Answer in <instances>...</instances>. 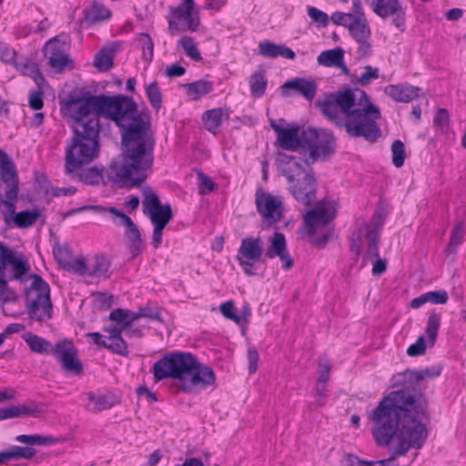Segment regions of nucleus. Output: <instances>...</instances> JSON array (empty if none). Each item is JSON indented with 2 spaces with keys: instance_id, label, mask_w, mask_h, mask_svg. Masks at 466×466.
Instances as JSON below:
<instances>
[{
  "instance_id": "1",
  "label": "nucleus",
  "mask_w": 466,
  "mask_h": 466,
  "mask_svg": "<svg viewBox=\"0 0 466 466\" xmlns=\"http://www.w3.org/2000/svg\"><path fill=\"white\" fill-rule=\"evenodd\" d=\"M64 116L74 120V137L66 148V172L86 184L97 185L103 169L88 165L99 152V116L112 120L121 130L122 161H113L107 170L109 180L119 187H134L146 179L154 161L155 139L150 116L139 112L132 98L125 96H88L69 98L61 105Z\"/></svg>"
},
{
  "instance_id": "2",
  "label": "nucleus",
  "mask_w": 466,
  "mask_h": 466,
  "mask_svg": "<svg viewBox=\"0 0 466 466\" xmlns=\"http://www.w3.org/2000/svg\"><path fill=\"white\" fill-rule=\"evenodd\" d=\"M428 405L426 397L412 388L391 391L379 402L369 415L374 441L388 446L393 440L396 445L388 459L377 461L378 466H390L410 449L424 445L428 430L422 420L428 418Z\"/></svg>"
},
{
  "instance_id": "3",
  "label": "nucleus",
  "mask_w": 466,
  "mask_h": 466,
  "mask_svg": "<svg viewBox=\"0 0 466 466\" xmlns=\"http://www.w3.org/2000/svg\"><path fill=\"white\" fill-rule=\"evenodd\" d=\"M316 106L328 120L344 128L351 137H363L374 143L381 137L377 124L380 111L363 90L347 88L327 95L316 102Z\"/></svg>"
},
{
  "instance_id": "4",
  "label": "nucleus",
  "mask_w": 466,
  "mask_h": 466,
  "mask_svg": "<svg viewBox=\"0 0 466 466\" xmlns=\"http://www.w3.org/2000/svg\"><path fill=\"white\" fill-rule=\"evenodd\" d=\"M157 380L172 378L179 381L183 391L197 393L213 385L216 380L214 370L198 361L188 352H173L165 355L153 366Z\"/></svg>"
},
{
  "instance_id": "5",
  "label": "nucleus",
  "mask_w": 466,
  "mask_h": 466,
  "mask_svg": "<svg viewBox=\"0 0 466 466\" xmlns=\"http://www.w3.org/2000/svg\"><path fill=\"white\" fill-rule=\"evenodd\" d=\"M0 211L5 224L14 223L15 227L25 228L32 226L39 218L38 210H25L15 214V204L18 199L19 177L16 166L12 158L0 149Z\"/></svg>"
},
{
  "instance_id": "6",
  "label": "nucleus",
  "mask_w": 466,
  "mask_h": 466,
  "mask_svg": "<svg viewBox=\"0 0 466 466\" xmlns=\"http://www.w3.org/2000/svg\"><path fill=\"white\" fill-rule=\"evenodd\" d=\"M279 172L288 182V190L293 198L304 206H310L316 199V179L312 169L305 167L294 156L279 153L277 156Z\"/></svg>"
},
{
  "instance_id": "7",
  "label": "nucleus",
  "mask_w": 466,
  "mask_h": 466,
  "mask_svg": "<svg viewBox=\"0 0 466 466\" xmlns=\"http://www.w3.org/2000/svg\"><path fill=\"white\" fill-rule=\"evenodd\" d=\"M302 152H308L304 165L309 166L318 160H324L335 153L336 142L331 132L325 129L308 127L302 129Z\"/></svg>"
},
{
  "instance_id": "8",
  "label": "nucleus",
  "mask_w": 466,
  "mask_h": 466,
  "mask_svg": "<svg viewBox=\"0 0 466 466\" xmlns=\"http://www.w3.org/2000/svg\"><path fill=\"white\" fill-rule=\"evenodd\" d=\"M33 279L25 291V305L30 319L39 322L50 319L52 317V303L50 289L44 279L36 275H29Z\"/></svg>"
},
{
  "instance_id": "9",
  "label": "nucleus",
  "mask_w": 466,
  "mask_h": 466,
  "mask_svg": "<svg viewBox=\"0 0 466 466\" xmlns=\"http://www.w3.org/2000/svg\"><path fill=\"white\" fill-rule=\"evenodd\" d=\"M84 210H94L98 213H104L107 211L111 215V220L115 225L124 226L126 228L124 235L128 241L129 250L132 258L138 256L145 248V243L142 240L141 234L137 226L127 215L114 207L106 208L102 206H83L81 208L67 211L65 216H72Z\"/></svg>"
},
{
  "instance_id": "10",
  "label": "nucleus",
  "mask_w": 466,
  "mask_h": 466,
  "mask_svg": "<svg viewBox=\"0 0 466 466\" xmlns=\"http://www.w3.org/2000/svg\"><path fill=\"white\" fill-rule=\"evenodd\" d=\"M29 273L27 259L0 241V291L7 288L9 280L26 281Z\"/></svg>"
},
{
  "instance_id": "11",
  "label": "nucleus",
  "mask_w": 466,
  "mask_h": 466,
  "mask_svg": "<svg viewBox=\"0 0 466 466\" xmlns=\"http://www.w3.org/2000/svg\"><path fill=\"white\" fill-rule=\"evenodd\" d=\"M264 255V243L259 237H247L241 240L238 249L237 260L242 267L245 274L254 275L253 266L261 260Z\"/></svg>"
},
{
  "instance_id": "12",
  "label": "nucleus",
  "mask_w": 466,
  "mask_h": 466,
  "mask_svg": "<svg viewBox=\"0 0 466 466\" xmlns=\"http://www.w3.org/2000/svg\"><path fill=\"white\" fill-rule=\"evenodd\" d=\"M142 206L144 214L149 218L154 226L166 227L173 218L170 204L161 205L157 195L151 188L144 189Z\"/></svg>"
},
{
  "instance_id": "13",
  "label": "nucleus",
  "mask_w": 466,
  "mask_h": 466,
  "mask_svg": "<svg viewBox=\"0 0 466 466\" xmlns=\"http://www.w3.org/2000/svg\"><path fill=\"white\" fill-rule=\"evenodd\" d=\"M50 354L61 363L63 370L75 374L82 372L83 365L77 358V349L71 340L66 339L58 340L52 347Z\"/></svg>"
},
{
  "instance_id": "14",
  "label": "nucleus",
  "mask_w": 466,
  "mask_h": 466,
  "mask_svg": "<svg viewBox=\"0 0 466 466\" xmlns=\"http://www.w3.org/2000/svg\"><path fill=\"white\" fill-rule=\"evenodd\" d=\"M258 212L269 223L279 222L282 218L283 202L281 197L273 196L258 189L256 192Z\"/></svg>"
},
{
  "instance_id": "15",
  "label": "nucleus",
  "mask_w": 466,
  "mask_h": 466,
  "mask_svg": "<svg viewBox=\"0 0 466 466\" xmlns=\"http://www.w3.org/2000/svg\"><path fill=\"white\" fill-rule=\"evenodd\" d=\"M270 127L277 135V145L288 151H297L302 148V130L296 125H289L287 127L274 120H270Z\"/></svg>"
},
{
  "instance_id": "16",
  "label": "nucleus",
  "mask_w": 466,
  "mask_h": 466,
  "mask_svg": "<svg viewBox=\"0 0 466 466\" xmlns=\"http://www.w3.org/2000/svg\"><path fill=\"white\" fill-rule=\"evenodd\" d=\"M104 330L108 333L107 338H105L98 332L87 333L86 337L90 338L93 343L97 346L108 349L120 356H127V344L122 337H119V331L116 329H108L107 328H105Z\"/></svg>"
},
{
  "instance_id": "17",
  "label": "nucleus",
  "mask_w": 466,
  "mask_h": 466,
  "mask_svg": "<svg viewBox=\"0 0 466 466\" xmlns=\"http://www.w3.org/2000/svg\"><path fill=\"white\" fill-rule=\"evenodd\" d=\"M83 267L76 274L79 276H87L96 279H107L109 277V268L111 262L109 258L103 254H96L87 260L82 257Z\"/></svg>"
},
{
  "instance_id": "18",
  "label": "nucleus",
  "mask_w": 466,
  "mask_h": 466,
  "mask_svg": "<svg viewBox=\"0 0 466 466\" xmlns=\"http://www.w3.org/2000/svg\"><path fill=\"white\" fill-rule=\"evenodd\" d=\"M333 218L323 202L306 212L303 218L304 227L309 236L315 235L319 226H326Z\"/></svg>"
},
{
  "instance_id": "19",
  "label": "nucleus",
  "mask_w": 466,
  "mask_h": 466,
  "mask_svg": "<svg viewBox=\"0 0 466 466\" xmlns=\"http://www.w3.org/2000/svg\"><path fill=\"white\" fill-rule=\"evenodd\" d=\"M264 255L268 258L279 257L282 262V268L286 270L293 266V259L287 250L285 236L280 232H275L270 238V244L264 250Z\"/></svg>"
},
{
  "instance_id": "20",
  "label": "nucleus",
  "mask_w": 466,
  "mask_h": 466,
  "mask_svg": "<svg viewBox=\"0 0 466 466\" xmlns=\"http://www.w3.org/2000/svg\"><path fill=\"white\" fill-rule=\"evenodd\" d=\"M384 93L396 102L409 103L420 96L421 89L409 84L390 85Z\"/></svg>"
},
{
  "instance_id": "21",
  "label": "nucleus",
  "mask_w": 466,
  "mask_h": 466,
  "mask_svg": "<svg viewBox=\"0 0 466 466\" xmlns=\"http://www.w3.org/2000/svg\"><path fill=\"white\" fill-rule=\"evenodd\" d=\"M383 217L380 213H375L371 224L367 226L366 237L368 238L367 255L370 258L379 257V231L383 224Z\"/></svg>"
},
{
  "instance_id": "22",
  "label": "nucleus",
  "mask_w": 466,
  "mask_h": 466,
  "mask_svg": "<svg viewBox=\"0 0 466 466\" xmlns=\"http://www.w3.org/2000/svg\"><path fill=\"white\" fill-rule=\"evenodd\" d=\"M284 89H293L304 98L311 101L317 93V83L313 79L298 77L287 81L283 86Z\"/></svg>"
},
{
  "instance_id": "23",
  "label": "nucleus",
  "mask_w": 466,
  "mask_h": 466,
  "mask_svg": "<svg viewBox=\"0 0 466 466\" xmlns=\"http://www.w3.org/2000/svg\"><path fill=\"white\" fill-rule=\"evenodd\" d=\"M258 54L264 57L282 56L287 59H293L295 53L284 45H277L270 41H262L258 44Z\"/></svg>"
},
{
  "instance_id": "24",
  "label": "nucleus",
  "mask_w": 466,
  "mask_h": 466,
  "mask_svg": "<svg viewBox=\"0 0 466 466\" xmlns=\"http://www.w3.org/2000/svg\"><path fill=\"white\" fill-rule=\"evenodd\" d=\"M194 0H183V2L175 9L174 15L178 19H183L190 31H197L199 25V18L194 15Z\"/></svg>"
},
{
  "instance_id": "25",
  "label": "nucleus",
  "mask_w": 466,
  "mask_h": 466,
  "mask_svg": "<svg viewBox=\"0 0 466 466\" xmlns=\"http://www.w3.org/2000/svg\"><path fill=\"white\" fill-rule=\"evenodd\" d=\"M46 53L49 54V65L58 71L63 70L70 62L68 56L57 46L56 38L46 44Z\"/></svg>"
},
{
  "instance_id": "26",
  "label": "nucleus",
  "mask_w": 466,
  "mask_h": 466,
  "mask_svg": "<svg viewBox=\"0 0 466 466\" xmlns=\"http://www.w3.org/2000/svg\"><path fill=\"white\" fill-rule=\"evenodd\" d=\"M441 372V367L439 365L431 366L429 368L421 369L419 370H406L400 373L399 377H402L404 382L418 383L426 379L438 377Z\"/></svg>"
},
{
  "instance_id": "27",
  "label": "nucleus",
  "mask_w": 466,
  "mask_h": 466,
  "mask_svg": "<svg viewBox=\"0 0 466 466\" xmlns=\"http://www.w3.org/2000/svg\"><path fill=\"white\" fill-rule=\"evenodd\" d=\"M53 253L58 264L66 271L76 273L83 267L82 257L71 258L67 248H55Z\"/></svg>"
},
{
  "instance_id": "28",
  "label": "nucleus",
  "mask_w": 466,
  "mask_h": 466,
  "mask_svg": "<svg viewBox=\"0 0 466 466\" xmlns=\"http://www.w3.org/2000/svg\"><path fill=\"white\" fill-rule=\"evenodd\" d=\"M372 11L381 18L394 15L402 7L399 0H370Z\"/></svg>"
},
{
  "instance_id": "29",
  "label": "nucleus",
  "mask_w": 466,
  "mask_h": 466,
  "mask_svg": "<svg viewBox=\"0 0 466 466\" xmlns=\"http://www.w3.org/2000/svg\"><path fill=\"white\" fill-rule=\"evenodd\" d=\"M87 398L95 404L93 409L94 412H100L102 410H108L120 402L119 398L111 393L96 395L93 392H89L87 394Z\"/></svg>"
},
{
  "instance_id": "30",
  "label": "nucleus",
  "mask_w": 466,
  "mask_h": 466,
  "mask_svg": "<svg viewBox=\"0 0 466 466\" xmlns=\"http://www.w3.org/2000/svg\"><path fill=\"white\" fill-rule=\"evenodd\" d=\"M23 339L26 342L30 350L38 354H50L52 344L42 337L32 332H26L23 335Z\"/></svg>"
},
{
  "instance_id": "31",
  "label": "nucleus",
  "mask_w": 466,
  "mask_h": 466,
  "mask_svg": "<svg viewBox=\"0 0 466 466\" xmlns=\"http://www.w3.org/2000/svg\"><path fill=\"white\" fill-rule=\"evenodd\" d=\"M116 47H104L96 56L94 59L95 67L100 72H106L113 66V60L116 53Z\"/></svg>"
},
{
  "instance_id": "32",
  "label": "nucleus",
  "mask_w": 466,
  "mask_h": 466,
  "mask_svg": "<svg viewBox=\"0 0 466 466\" xmlns=\"http://www.w3.org/2000/svg\"><path fill=\"white\" fill-rule=\"evenodd\" d=\"M344 58V50L340 47L321 52L317 57L319 65L327 67H336L341 64Z\"/></svg>"
},
{
  "instance_id": "33",
  "label": "nucleus",
  "mask_w": 466,
  "mask_h": 466,
  "mask_svg": "<svg viewBox=\"0 0 466 466\" xmlns=\"http://www.w3.org/2000/svg\"><path fill=\"white\" fill-rule=\"evenodd\" d=\"M224 110L220 107L207 110L203 116V122L207 130L216 134L222 123Z\"/></svg>"
},
{
  "instance_id": "34",
  "label": "nucleus",
  "mask_w": 466,
  "mask_h": 466,
  "mask_svg": "<svg viewBox=\"0 0 466 466\" xmlns=\"http://www.w3.org/2000/svg\"><path fill=\"white\" fill-rule=\"evenodd\" d=\"M349 31L356 42L370 40V29L367 19L351 22Z\"/></svg>"
},
{
  "instance_id": "35",
  "label": "nucleus",
  "mask_w": 466,
  "mask_h": 466,
  "mask_svg": "<svg viewBox=\"0 0 466 466\" xmlns=\"http://www.w3.org/2000/svg\"><path fill=\"white\" fill-rule=\"evenodd\" d=\"M109 16V10L105 5L96 3H95L85 12L86 21L89 25H93L99 21L107 19Z\"/></svg>"
},
{
  "instance_id": "36",
  "label": "nucleus",
  "mask_w": 466,
  "mask_h": 466,
  "mask_svg": "<svg viewBox=\"0 0 466 466\" xmlns=\"http://www.w3.org/2000/svg\"><path fill=\"white\" fill-rule=\"evenodd\" d=\"M186 86L188 96H190L192 99L198 100L201 96L211 92L213 84L210 81L201 79L189 83Z\"/></svg>"
},
{
  "instance_id": "37",
  "label": "nucleus",
  "mask_w": 466,
  "mask_h": 466,
  "mask_svg": "<svg viewBox=\"0 0 466 466\" xmlns=\"http://www.w3.org/2000/svg\"><path fill=\"white\" fill-rule=\"evenodd\" d=\"M15 441L31 446H45L56 443V439L52 436L21 434L15 437Z\"/></svg>"
},
{
  "instance_id": "38",
  "label": "nucleus",
  "mask_w": 466,
  "mask_h": 466,
  "mask_svg": "<svg viewBox=\"0 0 466 466\" xmlns=\"http://www.w3.org/2000/svg\"><path fill=\"white\" fill-rule=\"evenodd\" d=\"M108 319L115 322L116 325L114 327L107 328L108 329H116L119 331V337H122L121 334L124 329H128V320L127 316V309H116L112 310L108 316Z\"/></svg>"
},
{
  "instance_id": "39",
  "label": "nucleus",
  "mask_w": 466,
  "mask_h": 466,
  "mask_svg": "<svg viewBox=\"0 0 466 466\" xmlns=\"http://www.w3.org/2000/svg\"><path fill=\"white\" fill-rule=\"evenodd\" d=\"M267 80L261 72H255L249 78L250 92L253 96L260 97L267 87Z\"/></svg>"
},
{
  "instance_id": "40",
  "label": "nucleus",
  "mask_w": 466,
  "mask_h": 466,
  "mask_svg": "<svg viewBox=\"0 0 466 466\" xmlns=\"http://www.w3.org/2000/svg\"><path fill=\"white\" fill-rule=\"evenodd\" d=\"M18 67L23 75L30 76L37 85L44 82V77L41 75L37 65L32 60L25 59L18 65Z\"/></svg>"
},
{
  "instance_id": "41",
  "label": "nucleus",
  "mask_w": 466,
  "mask_h": 466,
  "mask_svg": "<svg viewBox=\"0 0 466 466\" xmlns=\"http://www.w3.org/2000/svg\"><path fill=\"white\" fill-rule=\"evenodd\" d=\"M138 47L143 51L145 60L150 62L154 56V42L150 35L146 33H141L136 38Z\"/></svg>"
},
{
  "instance_id": "42",
  "label": "nucleus",
  "mask_w": 466,
  "mask_h": 466,
  "mask_svg": "<svg viewBox=\"0 0 466 466\" xmlns=\"http://www.w3.org/2000/svg\"><path fill=\"white\" fill-rule=\"evenodd\" d=\"M178 46L184 50L185 54L194 61H200L201 55L198 51L194 39L191 36L184 35L178 42Z\"/></svg>"
},
{
  "instance_id": "43",
  "label": "nucleus",
  "mask_w": 466,
  "mask_h": 466,
  "mask_svg": "<svg viewBox=\"0 0 466 466\" xmlns=\"http://www.w3.org/2000/svg\"><path fill=\"white\" fill-rule=\"evenodd\" d=\"M441 325V316L436 312H431L428 318L426 336L431 346L435 342L437 333Z\"/></svg>"
},
{
  "instance_id": "44",
  "label": "nucleus",
  "mask_w": 466,
  "mask_h": 466,
  "mask_svg": "<svg viewBox=\"0 0 466 466\" xmlns=\"http://www.w3.org/2000/svg\"><path fill=\"white\" fill-rule=\"evenodd\" d=\"M146 93L152 107L158 111L162 106V94L157 83H149L146 86Z\"/></svg>"
},
{
  "instance_id": "45",
  "label": "nucleus",
  "mask_w": 466,
  "mask_h": 466,
  "mask_svg": "<svg viewBox=\"0 0 466 466\" xmlns=\"http://www.w3.org/2000/svg\"><path fill=\"white\" fill-rule=\"evenodd\" d=\"M379 78V68L371 66H365L364 72L356 78L353 82L361 86L370 84L371 81Z\"/></svg>"
},
{
  "instance_id": "46",
  "label": "nucleus",
  "mask_w": 466,
  "mask_h": 466,
  "mask_svg": "<svg viewBox=\"0 0 466 466\" xmlns=\"http://www.w3.org/2000/svg\"><path fill=\"white\" fill-rule=\"evenodd\" d=\"M462 238L463 224L462 222H458L451 231L447 251L450 253H454L456 251L457 247L461 243Z\"/></svg>"
},
{
  "instance_id": "47",
  "label": "nucleus",
  "mask_w": 466,
  "mask_h": 466,
  "mask_svg": "<svg viewBox=\"0 0 466 466\" xmlns=\"http://www.w3.org/2000/svg\"><path fill=\"white\" fill-rule=\"evenodd\" d=\"M392 153V164L396 167L403 166L405 160L404 144L400 140H395L390 147Z\"/></svg>"
},
{
  "instance_id": "48",
  "label": "nucleus",
  "mask_w": 466,
  "mask_h": 466,
  "mask_svg": "<svg viewBox=\"0 0 466 466\" xmlns=\"http://www.w3.org/2000/svg\"><path fill=\"white\" fill-rule=\"evenodd\" d=\"M308 15L310 17L312 23H315L319 27H326L329 24V16L323 11L314 7L309 6L307 9Z\"/></svg>"
},
{
  "instance_id": "49",
  "label": "nucleus",
  "mask_w": 466,
  "mask_h": 466,
  "mask_svg": "<svg viewBox=\"0 0 466 466\" xmlns=\"http://www.w3.org/2000/svg\"><path fill=\"white\" fill-rule=\"evenodd\" d=\"M14 418L18 417H35L37 413L41 412V409L34 404L31 406L27 405H14L12 406Z\"/></svg>"
},
{
  "instance_id": "50",
  "label": "nucleus",
  "mask_w": 466,
  "mask_h": 466,
  "mask_svg": "<svg viewBox=\"0 0 466 466\" xmlns=\"http://www.w3.org/2000/svg\"><path fill=\"white\" fill-rule=\"evenodd\" d=\"M11 459L18 460V459H31L36 453L35 449L32 447H21V446H13L10 448Z\"/></svg>"
},
{
  "instance_id": "51",
  "label": "nucleus",
  "mask_w": 466,
  "mask_h": 466,
  "mask_svg": "<svg viewBox=\"0 0 466 466\" xmlns=\"http://www.w3.org/2000/svg\"><path fill=\"white\" fill-rule=\"evenodd\" d=\"M197 175L198 179V193L200 195H206L215 189L216 185L209 177L201 171H198Z\"/></svg>"
},
{
  "instance_id": "52",
  "label": "nucleus",
  "mask_w": 466,
  "mask_h": 466,
  "mask_svg": "<svg viewBox=\"0 0 466 466\" xmlns=\"http://www.w3.org/2000/svg\"><path fill=\"white\" fill-rule=\"evenodd\" d=\"M220 311L226 319L234 321L237 324L241 323V319L235 312L234 303L232 301L223 302L220 305Z\"/></svg>"
},
{
  "instance_id": "53",
  "label": "nucleus",
  "mask_w": 466,
  "mask_h": 466,
  "mask_svg": "<svg viewBox=\"0 0 466 466\" xmlns=\"http://www.w3.org/2000/svg\"><path fill=\"white\" fill-rule=\"evenodd\" d=\"M425 350H426V342H425L424 337L420 336L417 339V340L415 341V343L411 344L407 349V354L409 356H412V357L420 356L425 352Z\"/></svg>"
},
{
  "instance_id": "54",
  "label": "nucleus",
  "mask_w": 466,
  "mask_h": 466,
  "mask_svg": "<svg viewBox=\"0 0 466 466\" xmlns=\"http://www.w3.org/2000/svg\"><path fill=\"white\" fill-rule=\"evenodd\" d=\"M428 302L433 304H445L448 301V293L445 290L426 292Z\"/></svg>"
},
{
  "instance_id": "55",
  "label": "nucleus",
  "mask_w": 466,
  "mask_h": 466,
  "mask_svg": "<svg viewBox=\"0 0 466 466\" xmlns=\"http://www.w3.org/2000/svg\"><path fill=\"white\" fill-rule=\"evenodd\" d=\"M140 315L142 318H147L150 319L162 322L160 309L158 308H152L150 306L140 307Z\"/></svg>"
},
{
  "instance_id": "56",
  "label": "nucleus",
  "mask_w": 466,
  "mask_h": 466,
  "mask_svg": "<svg viewBox=\"0 0 466 466\" xmlns=\"http://www.w3.org/2000/svg\"><path fill=\"white\" fill-rule=\"evenodd\" d=\"M95 302L102 309H108L113 305V296L98 292L95 295Z\"/></svg>"
},
{
  "instance_id": "57",
  "label": "nucleus",
  "mask_w": 466,
  "mask_h": 466,
  "mask_svg": "<svg viewBox=\"0 0 466 466\" xmlns=\"http://www.w3.org/2000/svg\"><path fill=\"white\" fill-rule=\"evenodd\" d=\"M330 20L337 25H344L349 28L352 21L350 15L343 12H335L331 15Z\"/></svg>"
},
{
  "instance_id": "58",
  "label": "nucleus",
  "mask_w": 466,
  "mask_h": 466,
  "mask_svg": "<svg viewBox=\"0 0 466 466\" xmlns=\"http://www.w3.org/2000/svg\"><path fill=\"white\" fill-rule=\"evenodd\" d=\"M357 43L358 47L356 53L358 57L360 59H366L370 57L372 54V48L370 40L359 41Z\"/></svg>"
},
{
  "instance_id": "59",
  "label": "nucleus",
  "mask_w": 466,
  "mask_h": 466,
  "mask_svg": "<svg viewBox=\"0 0 466 466\" xmlns=\"http://www.w3.org/2000/svg\"><path fill=\"white\" fill-rule=\"evenodd\" d=\"M348 14L350 15L352 21H360L361 19H366L360 0L352 1L351 11Z\"/></svg>"
},
{
  "instance_id": "60",
  "label": "nucleus",
  "mask_w": 466,
  "mask_h": 466,
  "mask_svg": "<svg viewBox=\"0 0 466 466\" xmlns=\"http://www.w3.org/2000/svg\"><path fill=\"white\" fill-rule=\"evenodd\" d=\"M29 106L34 110H40L43 106V93L40 90L34 91L29 96Z\"/></svg>"
},
{
  "instance_id": "61",
  "label": "nucleus",
  "mask_w": 466,
  "mask_h": 466,
  "mask_svg": "<svg viewBox=\"0 0 466 466\" xmlns=\"http://www.w3.org/2000/svg\"><path fill=\"white\" fill-rule=\"evenodd\" d=\"M330 366L328 361L320 360L319 363V377L317 381L327 383L329 378Z\"/></svg>"
},
{
  "instance_id": "62",
  "label": "nucleus",
  "mask_w": 466,
  "mask_h": 466,
  "mask_svg": "<svg viewBox=\"0 0 466 466\" xmlns=\"http://www.w3.org/2000/svg\"><path fill=\"white\" fill-rule=\"evenodd\" d=\"M326 391V383L317 381L315 388V400L319 406H322L325 403Z\"/></svg>"
},
{
  "instance_id": "63",
  "label": "nucleus",
  "mask_w": 466,
  "mask_h": 466,
  "mask_svg": "<svg viewBox=\"0 0 466 466\" xmlns=\"http://www.w3.org/2000/svg\"><path fill=\"white\" fill-rule=\"evenodd\" d=\"M15 51L9 46L0 44V60L5 63H12L15 60Z\"/></svg>"
},
{
  "instance_id": "64",
  "label": "nucleus",
  "mask_w": 466,
  "mask_h": 466,
  "mask_svg": "<svg viewBox=\"0 0 466 466\" xmlns=\"http://www.w3.org/2000/svg\"><path fill=\"white\" fill-rule=\"evenodd\" d=\"M248 370L250 373H254L258 368V353L255 349H249L248 350Z\"/></svg>"
}]
</instances>
